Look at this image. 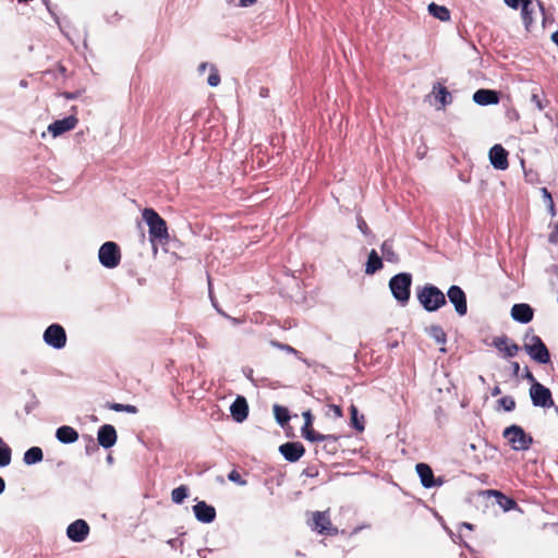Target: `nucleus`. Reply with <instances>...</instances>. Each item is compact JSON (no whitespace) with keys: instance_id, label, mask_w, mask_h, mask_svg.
<instances>
[{"instance_id":"nucleus-1","label":"nucleus","mask_w":558,"mask_h":558,"mask_svg":"<svg viewBox=\"0 0 558 558\" xmlns=\"http://www.w3.org/2000/svg\"><path fill=\"white\" fill-rule=\"evenodd\" d=\"M143 219L148 226L150 242L166 241L169 238L166 221L151 208L143 210Z\"/></svg>"},{"instance_id":"nucleus-2","label":"nucleus","mask_w":558,"mask_h":558,"mask_svg":"<svg viewBox=\"0 0 558 558\" xmlns=\"http://www.w3.org/2000/svg\"><path fill=\"white\" fill-rule=\"evenodd\" d=\"M417 300L427 312H435L446 304L445 294L433 284H425L418 290Z\"/></svg>"},{"instance_id":"nucleus-3","label":"nucleus","mask_w":558,"mask_h":558,"mask_svg":"<svg viewBox=\"0 0 558 558\" xmlns=\"http://www.w3.org/2000/svg\"><path fill=\"white\" fill-rule=\"evenodd\" d=\"M411 283L412 277L408 272L398 274L389 281V288L393 298L402 305L407 304L410 299Z\"/></svg>"},{"instance_id":"nucleus-4","label":"nucleus","mask_w":558,"mask_h":558,"mask_svg":"<svg viewBox=\"0 0 558 558\" xmlns=\"http://www.w3.org/2000/svg\"><path fill=\"white\" fill-rule=\"evenodd\" d=\"M98 260L107 269H113L120 265L121 251L116 242H105L98 251Z\"/></svg>"},{"instance_id":"nucleus-5","label":"nucleus","mask_w":558,"mask_h":558,"mask_svg":"<svg viewBox=\"0 0 558 558\" xmlns=\"http://www.w3.org/2000/svg\"><path fill=\"white\" fill-rule=\"evenodd\" d=\"M307 523L318 534L336 535L338 533V529L331 523L328 510L311 512Z\"/></svg>"},{"instance_id":"nucleus-6","label":"nucleus","mask_w":558,"mask_h":558,"mask_svg":"<svg viewBox=\"0 0 558 558\" xmlns=\"http://www.w3.org/2000/svg\"><path fill=\"white\" fill-rule=\"evenodd\" d=\"M523 348L531 359L541 364L550 360L549 351L538 336L526 337Z\"/></svg>"},{"instance_id":"nucleus-7","label":"nucleus","mask_w":558,"mask_h":558,"mask_svg":"<svg viewBox=\"0 0 558 558\" xmlns=\"http://www.w3.org/2000/svg\"><path fill=\"white\" fill-rule=\"evenodd\" d=\"M43 340L49 348L62 350L68 340L65 329L60 324H51L45 329Z\"/></svg>"},{"instance_id":"nucleus-8","label":"nucleus","mask_w":558,"mask_h":558,"mask_svg":"<svg viewBox=\"0 0 558 558\" xmlns=\"http://www.w3.org/2000/svg\"><path fill=\"white\" fill-rule=\"evenodd\" d=\"M504 437L510 442L512 449L517 451L526 450L532 444V438L518 425L507 427L504 430Z\"/></svg>"},{"instance_id":"nucleus-9","label":"nucleus","mask_w":558,"mask_h":558,"mask_svg":"<svg viewBox=\"0 0 558 558\" xmlns=\"http://www.w3.org/2000/svg\"><path fill=\"white\" fill-rule=\"evenodd\" d=\"M530 397L534 407L550 408L554 405L550 390L538 381L532 384Z\"/></svg>"},{"instance_id":"nucleus-10","label":"nucleus","mask_w":558,"mask_h":558,"mask_svg":"<svg viewBox=\"0 0 558 558\" xmlns=\"http://www.w3.org/2000/svg\"><path fill=\"white\" fill-rule=\"evenodd\" d=\"M521 15L525 28L530 31L532 24L543 16V9L538 2L533 0H522Z\"/></svg>"},{"instance_id":"nucleus-11","label":"nucleus","mask_w":558,"mask_h":558,"mask_svg":"<svg viewBox=\"0 0 558 558\" xmlns=\"http://www.w3.org/2000/svg\"><path fill=\"white\" fill-rule=\"evenodd\" d=\"M450 303L459 316H464L468 312L466 295L458 286H451L447 292Z\"/></svg>"},{"instance_id":"nucleus-12","label":"nucleus","mask_w":558,"mask_h":558,"mask_svg":"<svg viewBox=\"0 0 558 558\" xmlns=\"http://www.w3.org/2000/svg\"><path fill=\"white\" fill-rule=\"evenodd\" d=\"M77 122L78 120L75 116H69L50 123L47 130L53 137H58L73 130L77 125Z\"/></svg>"},{"instance_id":"nucleus-13","label":"nucleus","mask_w":558,"mask_h":558,"mask_svg":"<svg viewBox=\"0 0 558 558\" xmlns=\"http://www.w3.org/2000/svg\"><path fill=\"white\" fill-rule=\"evenodd\" d=\"M488 157L492 166L497 170H506L509 167L508 151L499 144L489 149Z\"/></svg>"},{"instance_id":"nucleus-14","label":"nucleus","mask_w":558,"mask_h":558,"mask_svg":"<svg viewBox=\"0 0 558 558\" xmlns=\"http://www.w3.org/2000/svg\"><path fill=\"white\" fill-rule=\"evenodd\" d=\"M89 533V526L86 521L78 519L72 522L66 529V536L75 543L85 541Z\"/></svg>"},{"instance_id":"nucleus-15","label":"nucleus","mask_w":558,"mask_h":558,"mask_svg":"<svg viewBox=\"0 0 558 558\" xmlns=\"http://www.w3.org/2000/svg\"><path fill=\"white\" fill-rule=\"evenodd\" d=\"M493 345L504 354L505 357H513L519 352V345L512 342L507 336L495 337Z\"/></svg>"},{"instance_id":"nucleus-16","label":"nucleus","mask_w":558,"mask_h":558,"mask_svg":"<svg viewBox=\"0 0 558 558\" xmlns=\"http://www.w3.org/2000/svg\"><path fill=\"white\" fill-rule=\"evenodd\" d=\"M193 512L198 522L211 523L216 518V510L205 501H198L193 506Z\"/></svg>"},{"instance_id":"nucleus-17","label":"nucleus","mask_w":558,"mask_h":558,"mask_svg":"<svg viewBox=\"0 0 558 558\" xmlns=\"http://www.w3.org/2000/svg\"><path fill=\"white\" fill-rule=\"evenodd\" d=\"M280 453L286 460L295 462L304 454V447L300 442H286L279 447Z\"/></svg>"},{"instance_id":"nucleus-18","label":"nucleus","mask_w":558,"mask_h":558,"mask_svg":"<svg viewBox=\"0 0 558 558\" xmlns=\"http://www.w3.org/2000/svg\"><path fill=\"white\" fill-rule=\"evenodd\" d=\"M230 413L235 422L242 423L245 421L248 415V404L246 399L242 396H238L230 407Z\"/></svg>"},{"instance_id":"nucleus-19","label":"nucleus","mask_w":558,"mask_h":558,"mask_svg":"<svg viewBox=\"0 0 558 558\" xmlns=\"http://www.w3.org/2000/svg\"><path fill=\"white\" fill-rule=\"evenodd\" d=\"M97 440L101 447L111 448L117 441L116 428L109 424L102 425L98 430Z\"/></svg>"},{"instance_id":"nucleus-20","label":"nucleus","mask_w":558,"mask_h":558,"mask_svg":"<svg viewBox=\"0 0 558 558\" xmlns=\"http://www.w3.org/2000/svg\"><path fill=\"white\" fill-rule=\"evenodd\" d=\"M417 475L420 476L421 483L425 488H432L434 486H439L442 482L439 480L435 481L433 470L429 465L425 463H418L415 466Z\"/></svg>"},{"instance_id":"nucleus-21","label":"nucleus","mask_w":558,"mask_h":558,"mask_svg":"<svg viewBox=\"0 0 558 558\" xmlns=\"http://www.w3.org/2000/svg\"><path fill=\"white\" fill-rule=\"evenodd\" d=\"M511 317L518 323L527 324L533 319V310L526 303L514 304L511 308Z\"/></svg>"},{"instance_id":"nucleus-22","label":"nucleus","mask_w":558,"mask_h":558,"mask_svg":"<svg viewBox=\"0 0 558 558\" xmlns=\"http://www.w3.org/2000/svg\"><path fill=\"white\" fill-rule=\"evenodd\" d=\"M497 93L490 89H478L473 95V101L480 106L498 104Z\"/></svg>"},{"instance_id":"nucleus-23","label":"nucleus","mask_w":558,"mask_h":558,"mask_svg":"<svg viewBox=\"0 0 558 558\" xmlns=\"http://www.w3.org/2000/svg\"><path fill=\"white\" fill-rule=\"evenodd\" d=\"M302 436L312 442L326 441L327 444H336L338 437L333 435H324L315 432L312 427L302 428Z\"/></svg>"},{"instance_id":"nucleus-24","label":"nucleus","mask_w":558,"mask_h":558,"mask_svg":"<svg viewBox=\"0 0 558 558\" xmlns=\"http://www.w3.org/2000/svg\"><path fill=\"white\" fill-rule=\"evenodd\" d=\"M56 438L62 444H73L78 439V433L71 426H61L56 432Z\"/></svg>"},{"instance_id":"nucleus-25","label":"nucleus","mask_w":558,"mask_h":558,"mask_svg":"<svg viewBox=\"0 0 558 558\" xmlns=\"http://www.w3.org/2000/svg\"><path fill=\"white\" fill-rule=\"evenodd\" d=\"M432 94L439 101L440 106L437 109L444 108L446 105L450 104L452 100L451 94L447 90V88L440 84H437L433 87Z\"/></svg>"},{"instance_id":"nucleus-26","label":"nucleus","mask_w":558,"mask_h":558,"mask_svg":"<svg viewBox=\"0 0 558 558\" xmlns=\"http://www.w3.org/2000/svg\"><path fill=\"white\" fill-rule=\"evenodd\" d=\"M383 268V262L375 250H372L368 254V258L365 265V272L367 275H374L376 271Z\"/></svg>"},{"instance_id":"nucleus-27","label":"nucleus","mask_w":558,"mask_h":558,"mask_svg":"<svg viewBox=\"0 0 558 558\" xmlns=\"http://www.w3.org/2000/svg\"><path fill=\"white\" fill-rule=\"evenodd\" d=\"M44 459V452L39 447H32L24 452L23 462L26 465H34L41 462Z\"/></svg>"},{"instance_id":"nucleus-28","label":"nucleus","mask_w":558,"mask_h":558,"mask_svg":"<svg viewBox=\"0 0 558 558\" xmlns=\"http://www.w3.org/2000/svg\"><path fill=\"white\" fill-rule=\"evenodd\" d=\"M428 12L430 15H433L435 19H438L441 22H447L450 20V12L444 5H438L433 2L428 4Z\"/></svg>"},{"instance_id":"nucleus-29","label":"nucleus","mask_w":558,"mask_h":558,"mask_svg":"<svg viewBox=\"0 0 558 558\" xmlns=\"http://www.w3.org/2000/svg\"><path fill=\"white\" fill-rule=\"evenodd\" d=\"M490 495L496 497V501L499 505L500 508H502L505 511H509L515 508L517 504L513 499L506 497L504 494H501L498 490H489Z\"/></svg>"},{"instance_id":"nucleus-30","label":"nucleus","mask_w":558,"mask_h":558,"mask_svg":"<svg viewBox=\"0 0 558 558\" xmlns=\"http://www.w3.org/2000/svg\"><path fill=\"white\" fill-rule=\"evenodd\" d=\"M12 450L10 446L0 437V468H5L11 463Z\"/></svg>"},{"instance_id":"nucleus-31","label":"nucleus","mask_w":558,"mask_h":558,"mask_svg":"<svg viewBox=\"0 0 558 558\" xmlns=\"http://www.w3.org/2000/svg\"><path fill=\"white\" fill-rule=\"evenodd\" d=\"M350 414H351V425L359 432H363L364 426V416L359 415L357 408L354 404H351L350 407Z\"/></svg>"},{"instance_id":"nucleus-32","label":"nucleus","mask_w":558,"mask_h":558,"mask_svg":"<svg viewBox=\"0 0 558 558\" xmlns=\"http://www.w3.org/2000/svg\"><path fill=\"white\" fill-rule=\"evenodd\" d=\"M381 253H383L384 258L387 262H390V263L398 262V256L393 251V245H392L391 241H385L381 244Z\"/></svg>"},{"instance_id":"nucleus-33","label":"nucleus","mask_w":558,"mask_h":558,"mask_svg":"<svg viewBox=\"0 0 558 558\" xmlns=\"http://www.w3.org/2000/svg\"><path fill=\"white\" fill-rule=\"evenodd\" d=\"M187 496L189 489L184 485H181L171 492V500L177 505L182 504Z\"/></svg>"},{"instance_id":"nucleus-34","label":"nucleus","mask_w":558,"mask_h":558,"mask_svg":"<svg viewBox=\"0 0 558 558\" xmlns=\"http://www.w3.org/2000/svg\"><path fill=\"white\" fill-rule=\"evenodd\" d=\"M274 413H275V417H276L277 422L280 425H284L290 418L288 410L278 404L274 405Z\"/></svg>"},{"instance_id":"nucleus-35","label":"nucleus","mask_w":558,"mask_h":558,"mask_svg":"<svg viewBox=\"0 0 558 558\" xmlns=\"http://www.w3.org/2000/svg\"><path fill=\"white\" fill-rule=\"evenodd\" d=\"M541 193H542V196H543V199H544L545 204L547 205V208H548V211H549L550 216L555 217L556 216V209H555V204H554L551 194L549 193V191L546 187H542L541 189Z\"/></svg>"},{"instance_id":"nucleus-36","label":"nucleus","mask_w":558,"mask_h":558,"mask_svg":"<svg viewBox=\"0 0 558 558\" xmlns=\"http://www.w3.org/2000/svg\"><path fill=\"white\" fill-rule=\"evenodd\" d=\"M429 336L435 339L438 343H445L446 342V333L444 332L442 328L439 326H432L428 330Z\"/></svg>"},{"instance_id":"nucleus-37","label":"nucleus","mask_w":558,"mask_h":558,"mask_svg":"<svg viewBox=\"0 0 558 558\" xmlns=\"http://www.w3.org/2000/svg\"><path fill=\"white\" fill-rule=\"evenodd\" d=\"M207 84L210 87H217L220 84V75L215 65L209 66V76L207 77Z\"/></svg>"},{"instance_id":"nucleus-38","label":"nucleus","mask_w":558,"mask_h":558,"mask_svg":"<svg viewBox=\"0 0 558 558\" xmlns=\"http://www.w3.org/2000/svg\"><path fill=\"white\" fill-rule=\"evenodd\" d=\"M499 405L507 412H510L512 410H514L515 408V401L512 397L510 396H505L502 397L501 399H499Z\"/></svg>"},{"instance_id":"nucleus-39","label":"nucleus","mask_w":558,"mask_h":558,"mask_svg":"<svg viewBox=\"0 0 558 558\" xmlns=\"http://www.w3.org/2000/svg\"><path fill=\"white\" fill-rule=\"evenodd\" d=\"M111 409L117 412H128V413H132V414H135L137 412L136 407L132 405V404L113 403L111 405Z\"/></svg>"},{"instance_id":"nucleus-40","label":"nucleus","mask_w":558,"mask_h":558,"mask_svg":"<svg viewBox=\"0 0 558 558\" xmlns=\"http://www.w3.org/2000/svg\"><path fill=\"white\" fill-rule=\"evenodd\" d=\"M328 416H332L335 418H339L342 416V410L339 405L330 404L328 405V411L326 413Z\"/></svg>"},{"instance_id":"nucleus-41","label":"nucleus","mask_w":558,"mask_h":558,"mask_svg":"<svg viewBox=\"0 0 558 558\" xmlns=\"http://www.w3.org/2000/svg\"><path fill=\"white\" fill-rule=\"evenodd\" d=\"M228 478H229V481L236 483L241 486L246 485V482L244 480H242L240 473L236 471H231L228 475Z\"/></svg>"},{"instance_id":"nucleus-42","label":"nucleus","mask_w":558,"mask_h":558,"mask_svg":"<svg viewBox=\"0 0 558 558\" xmlns=\"http://www.w3.org/2000/svg\"><path fill=\"white\" fill-rule=\"evenodd\" d=\"M531 102L536 107L538 111H542L544 109V105L536 92H533L531 95Z\"/></svg>"},{"instance_id":"nucleus-43","label":"nucleus","mask_w":558,"mask_h":558,"mask_svg":"<svg viewBox=\"0 0 558 558\" xmlns=\"http://www.w3.org/2000/svg\"><path fill=\"white\" fill-rule=\"evenodd\" d=\"M357 228L364 235L369 234L368 227H367L366 222L361 217L357 218Z\"/></svg>"},{"instance_id":"nucleus-44","label":"nucleus","mask_w":558,"mask_h":558,"mask_svg":"<svg viewBox=\"0 0 558 558\" xmlns=\"http://www.w3.org/2000/svg\"><path fill=\"white\" fill-rule=\"evenodd\" d=\"M274 345H276L277 348H279V349H281V350H283V351H286L288 353H292L294 355H299V352L294 348H292V347H290L288 344L274 343Z\"/></svg>"},{"instance_id":"nucleus-45","label":"nucleus","mask_w":558,"mask_h":558,"mask_svg":"<svg viewBox=\"0 0 558 558\" xmlns=\"http://www.w3.org/2000/svg\"><path fill=\"white\" fill-rule=\"evenodd\" d=\"M304 426L302 428L312 427L313 417L310 411L303 412Z\"/></svg>"},{"instance_id":"nucleus-46","label":"nucleus","mask_w":558,"mask_h":558,"mask_svg":"<svg viewBox=\"0 0 558 558\" xmlns=\"http://www.w3.org/2000/svg\"><path fill=\"white\" fill-rule=\"evenodd\" d=\"M504 1L508 7H510L512 9H518L520 4L522 5V0H504Z\"/></svg>"},{"instance_id":"nucleus-47","label":"nucleus","mask_w":558,"mask_h":558,"mask_svg":"<svg viewBox=\"0 0 558 558\" xmlns=\"http://www.w3.org/2000/svg\"><path fill=\"white\" fill-rule=\"evenodd\" d=\"M257 2V0H239V5L242 8H248L254 5Z\"/></svg>"},{"instance_id":"nucleus-48","label":"nucleus","mask_w":558,"mask_h":558,"mask_svg":"<svg viewBox=\"0 0 558 558\" xmlns=\"http://www.w3.org/2000/svg\"><path fill=\"white\" fill-rule=\"evenodd\" d=\"M210 65V63L202 62L197 68L198 74H203L207 69H209Z\"/></svg>"},{"instance_id":"nucleus-49","label":"nucleus","mask_w":558,"mask_h":558,"mask_svg":"<svg viewBox=\"0 0 558 558\" xmlns=\"http://www.w3.org/2000/svg\"><path fill=\"white\" fill-rule=\"evenodd\" d=\"M549 241L551 243L558 242V226L555 227V231L549 235Z\"/></svg>"},{"instance_id":"nucleus-50","label":"nucleus","mask_w":558,"mask_h":558,"mask_svg":"<svg viewBox=\"0 0 558 558\" xmlns=\"http://www.w3.org/2000/svg\"><path fill=\"white\" fill-rule=\"evenodd\" d=\"M512 368H513V373L517 375L519 369H520V365L518 362H512Z\"/></svg>"},{"instance_id":"nucleus-51","label":"nucleus","mask_w":558,"mask_h":558,"mask_svg":"<svg viewBox=\"0 0 558 558\" xmlns=\"http://www.w3.org/2000/svg\"><path fill=\"white\" fill-rule=\"evenodd\" d=\"M5 489V482L4 480L0 476V495L4 492Z\"/></svg>"},{"instance_id":"nucleus-52","label":"nucleus","mask_w":558,"mask_h":558,"mask_svg":"<svg viewBox=\"0 0 558 558\" xmlns=\"http://www.w3.org/2000/svg\"><path fill=\"white\" fill-rule=\"evenodd\" d=\"M500 392H501V390H500L499 386L494 387V389L492 390V395L494 397L500 395Z\"/></svg>"},{"instance_id":"nucleus-53","label":"nucleus","mask_w":558,"mask_h":558,"mask_svg":"<svg viewBox=\"0 0 558 558\" xmlns=\"http://www.w3.org/2000/svg\"><path fill=\"white\" fill-rule=\"evenodd\" d=\"M526 378H527L530 381H532V384H534V381H536V380H535V378H534V376H533L530 372H527V373H526Z\"/></svg>"},{"instance_id":"nucleus-54","label":"nucleus","mask_w":558,"mask_h":558,"mask_svg":"<svg viewBox=\"0 0 558 558\" xmlns=\"http://www.w3.org/2000/svg\"><path fill=\"white\" fill-rule=\"evenodd\" d=\"M461 526H462V527H465V529H468V530H473V525H472L471 523L463 522V523L461 524Z\"/></svg>"},{"instance_id":"nucleus-55","label":"nucleus","mask_w":558,"mask_h":558,"mask_svg":"<svg viewBox=\"0 0 558 558\" xmlns=\"http://www.w3.org/2000/svg\"><path fill=\"white\" fill-rule=\"evenodd\" d=\"M551 39H553V41H555L558 45V32H556L551 35Z\"/></svg>"}]
</instances>
